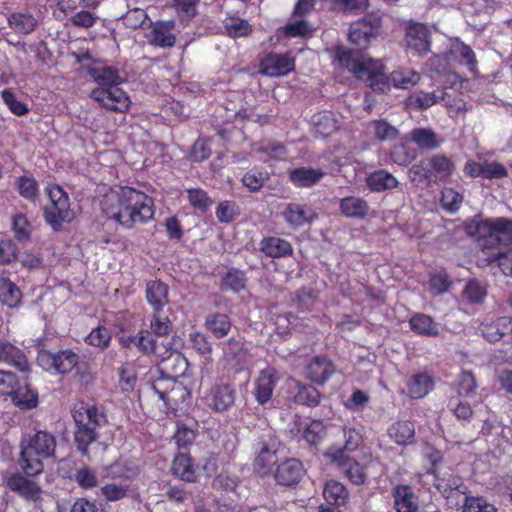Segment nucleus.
<instances>
[{
    "mask_svg": "<svg viewBox=\"0 0 512 512\" xmlns=\"http://www.w3.org/2000/svg\"><path fill=\"white\" fill-rule=\"evenodd\" d=\"M335 57L339 64L360 81L365 82L375 93H387L391 87L410 89L420 80V74L410 68H398L386 74V67L380 60L345 48H337Z\"/></svg>",
    "mask_w": 512,
    "mask_h": 512,
    "instance_id": "1",
    "label": "nucleus"
},
{
    "mask_svg": "<svg viewBox=\"0 0 512 512\" xmlns=\"http://www.w3.org/2000/svg\"><path fill=\"white\" fill-rule=\"evenodd\" d=\"M101 212L125 229L146 224L154 218V199L130 186L112 188L100 200Z\"/></svg>",
    "mask_w": 512,
    "mask_h": 512,
    "instance_id": "2",
    "label": "nucleus"
},
{
    "mask_svg": "<svg viewBox=\"0 0 512 512\" xmlns=\"http://www.w3.org/2000/svg\"><path fill=\"white\" fill-rule=\"evenodd\" d=\"M72 417L75 423L74 442L82 456H89V445L99 438L98 429L107 424L102 409L80 402L74 405Z\"/></svg>",
    "mask_w": 512,
    "mask_h": 512,
    "instance_id": "3",
    "label": "nucleus"
},
{
    "mask_svg": "<svg viewBox=\"0 0 512 512\" xmlns=\"http://www.w3.org/2000/svg\"><path fill=\"white\" fill-rule=\"evenodd\" d=\"M93 77L99 87L91 91L90 97L108 110L126 112L131 101L126 92L118 87L120 80L118 71L112 67H104L95 70Z\"/></svg>",
    "mask_w": 512,
    "mask_h": 512,
    "instance_id": "4",
    "label": "nucleus"
},
{
    "mask_svg": "<svg viewBox=\"0 0 512 512\" xmlns=\"http://www.w3.org/2000/svg\"><path fill=\"white\" fill-rule=\"evenodd\" d=\"M37 363L47 372L62 375L68 374L75 369L78 380L85 386L92 384L94 380L88 363L71 349L58 352L40 350L37 355Z\"/></svg>",
    "mask_w": 512,
    "mask_h": 512,
    "instance_id": "5",
    "label": "nucleus"
},
{
    "mask_svg": "<svg viewBox=\"0 0 512 512\" xmlns=\"http://www.w3.org/2000/svg\"><path fill=\"white\" fill-rule=\"evenodd\" d=\"M56 439L53 434L39 430L34 435L21 441L19 465L28 476H35L43 471L41 458L54 455Z\"/></svg>",
    "mask_w": 512,
    "mask_h": 512,
    "instance_id": "6",
    "label": "nucleus"
},
{
    "mask_svg": "<svg viewBox=\"0 0 512 512\" xmlns=\"http://www.w3.org/2000/svg\"><path fill=\"white\" fill-rule=\"evenodd\" d=\"M500 221L501 217L484 218L478 213L463 222V231L482 250L494 249L502 243Z\"/></svg>",
    "mask_w": 512,
    "mask_h": 512,
    "instance_id": "7",
    "label": "nucleus"
},
{
    "mask_svg": "<svg viewBox=\"0 0 512 512\" xmlns=\"http://www.w3.org/2000/svg\"><path fill=\"white\" fill-rule=\"evenodd\" d=\"M48 203L44 207V219L54 231H60L63 223H70L75 217L68 193L58 184L45 188Z\"/></svg>",
    "mask_w": 512,
    "mask_h": 512,
    "instance_id": "8",
    "label": "nucleus"
},
{
    "mask_svg": "<svg viewBox=\"0 0 512 512\" xmlns=\"http://www.w3.org/2000/svg\"><path fill=\"white\" fill-rule=\"evenodd\" d=\"M279 441L272 431L262 432L252 445L254 460L253 470L260 477L264 478L271 474L272 466L277 461Z\"/></svg>",
    "mask_w": 512,
    "mask_h": 512,
    "instance_id": "9",
    "label": "nucleus"
},
{
    "mask_svg": "<svg viewBox=\"0 0 512 512\" xmlns=\"http://www.w3.org/2000/svg\"><path fill=\"white\" fill-rule=\"evenodd\" d=\"M382 17L376 13H366L353 21L348 29V40L360 49H367L380 36Z\"/></svg>",
    "mask_w": 512,
    "mask_h": 512,
    "instance_id": "10",
    "label": "nucleus"
},
{
    "mask_svg": "<svg viewBox=\"0 0 512 512\" xmlns=\"http://www.w3.org/2000/svg\"><path fill=\"white\" fill-rule=\"evenodd\" d=\"M259 73L267 77H282L295 69V58L290 52H269L259 61Z\"/></svg>",
    "mask_w": 512,
    "mask_h": 512,
    "instance_id": "11",
    "label": "nucleus"
},
{
    "mask_svg": "<svg viewBox=\"0 0 512 512\" xmlns=\"http://www.w3.org/2000/svg\"><path fill=\"white\" fill-rule=\"evenodd\" d=\"M236 389L232 384L216 382L206 396L207 406L216 413H223L234 406Z\"/></svg>",
    "mask_w": 512,
    "mask_h": 512,
    "instance_id": "12",
    "label": "nucleus"
},
{
    "mask_svg": "<svg viewBox=\"0 0 512 512\" xmlns=\"http://www.w3.org/2000/svg\"><path fill=\"white\" fill-rule=\"evenodd\" d=\"M326 456L345 473L353 484L361 485L365 482L367 476L364 467L349 455H343V452L338 449H328Z\"/></svg>",
    "mask_w": 512,
    "mask_h": 512,
    "instance_id": "13",
    "label": "nucleus"
},
{
    "mask_svg": "<svg viewBox=\"0 0 512 512\" xmlns=\"http://www.w3.org/2000/svg\"><path fill=\"white\" fill-rule=\"evenodd\" d=\"M281 217L290 228L299 229L304 225L313 223L318 215L314 208L308 204L290 202L284 206Z\"/></svg>",
    "mask_w": 512,
    "mask_h": 512,
    "instance_id": "14",
    "label": "nucleus"
},
{
    "mask_svg": "<svg viewBox=\"0 0 512 512\" xmlns=\"http://www.w3.org/2000/svg\"><path fill=\"white\" fill-rule=\"evenodd\" d=\"M164 353L159 356L160 362L158 365V371L160 374L171 375L172 377L178 378L185 374L188 369V361L178 351H169L171 349V342L164 340L161 342Z\"/></svg>",
    "mask_w": 512,
    "mask_h": 512,
    "instance_id": "15",
    "label": "nucleus"
},
{
    "mask_svg": "<svg viewBox=\"0 0 512 512\" xmlns=\"http://www.w3.org/2000/svg\"><path fill=\"white\" fill-rule=\"evenodd\" d=\"M405 41L408 48L419 55L430 51V31L422 23L411 22L406 27Z\"/></svg>",
    "mask_w": 512,
    "mask_h": 512,
    "instance_id": "16",
    "label": "nucleus"
},
{
    "mask_svg": "<svg viewBox=\"0 0 512 512\" xmlns=\"http://www.w3.org/2000/svg\"><path fill=\"white\" fill-rule=\"evenodd\" d=\"M341 127L340 120L334 112L323 110L311 117V131L315 138L326 139Z\"/></svg>",
    "mask_w": 512,
    "mask_h": 512,
    "instance_id": "17",
    "label": "nucleus"
},
{
    "mask_svg": "<svg viewBox=\"0 0 512 512\" xmlns=\"http://www.w3.org/2000/svg\"><path fill=\"white\" fill-rule=\"evenodd\" d=\"M429 171L433 177V183L449 182L456 171V164L451 156L444 153H436L427 157Z\"/></svg>",
    "mask_w": 512,
    "mask_h": 512,
    "instance_id": "18",
    "label": "nucleus"
},
{
    "mask_svg": "<svg viewBox=\"0 0 512 512\" xmlns=\"http://www.w3.org/2000/svg\"><path fill=\"white\" fill-rule=\"evenodd\" d=\"M273 475L277 484L293 486L296 485L304 475V467L299 460L289 458L277 465Z\"/></svg>",
    "mask_w": 512,
    "mask_h": 512,
    "instance_id": "19",
    "label": "nucleus"
},
{
    "mask_svg": "<svg viewBox=\"0 0 512 512\" xmlns=\"http://www.w3.org/2000/svg\"><path fill=\"white\" fill-rule=\"evenodd\" d=\"M277 381L278 376L275 369L269 367L260 371L255 381L254 391L256 401L259 404L264 405L271 399Z\"/></svg>",
    "mask_w": 512,
    "mask_h": 512,
    "instance_id": "20",
    "label": "nucleus"
},
{
    "mask_svg": "<svg viewBox=\"0 0 512 512\" xmlns=\"http://www.w3.org/2000/svg\"><path fill=\"white\" fill-rule=\"evenodd\" d=\"M325 172L320 168L298 167L288 171L289 181L298 188H311L324 178Z\"/></svg>",
    "mask_w": 512,
    "mask_h": 512,
    "instance_id": "21",
    "label": "nucleus"
},
{
    "mask_svg": "<svg viewBox=\"0 0 512 512\" xmlns=\"http://www.w3.org/2000/svg\"><path fill=\"white\" fill-rule=\"evenodd\" d=\"M365 135L378 142L394 141L399 130L385 119H375L365 124Z\"/></svg>",
    "mask_w": 512,
    "mask_h": 512,
    "instance_id": "22",
    "label": "nucleus"
},
{
    "mask_svg": "<svg viewBox=\"0 0 512 512\" xmlns=\"http://www.w3.org/2000/svg\"><path fill=\"white\" fill-rule=\"evenodd\" d=\"M335 373L333 362L322 356H315L306 368V377L316 384H324Z\"/></svg>",
    "mask_w": 512,
    "mask_h": 512,
    "instance_id": "23",
    "label": "nucleus"
},
{
    "mask_svg": "<svg viewBox=\"0 0 512 512\" xmlns=\"http://www.w3.org/2000/svg\"><path fill=\"white\" fill-rule=\"evenodd\" d=\"M260 251L269 258H285L293 255L292 244L280 237L268 236L259 243Z\"/></svg>",
    "mask_w": 512,
    "mask_h": 512,
    "instance_id": "24",
    "label": "nucleus"
},
{
    "mask_svg": "<svg viewBox=\"0 0 512 512\" xmlns=\"http://www.w3.org/2000/svg\"><path fill=\"white\" fill-rule=\"evenodd\" d=\"M434 472L436 473L435 486L447 499L454 496L466 495V486L462 478L451 472H445L442 475H440L436 469Z\"/></svg>",
    "mask_w": 512,
    "mask_h": 512,
    "instance_id": "25",
    "label": "nucleus"
},
{
    "mask_svg": "<svg viewBox=\"0 0 512 512\" xmlns=\"http://www.w3.org/2000/svg\"><path fill=\"white\" fill-rule=\"evenodd\" d=\"M8 487L17 492L21 497L26 500L37 501L40 499L42 490L32 480L26 479L20 474H13L7 480Z\"/></svg>",
    "mask_w": 512,
    "mask_h": 512,
    "instance_id": "26",
    "label": "nucleus"
},
{
    "mask_svg": "<svg viewBox=\"0 0 512 512\" xmlns=\"http://www.w3.org/2000/svg\"><path fill=\"white\" fill-rule=\"evenodd\" d=\"M0 362L12 365L21 372L30 371V364L24 352L9 342H0Z\"/></svg>",
    "mask_w": 512,
    "mask_h": 512,
    "instance_id": "27",
    "label": "nucleus"
},
{
    "mask_svg": "<svg viewBox=\"0 0 512 512\" xmlns=\"http://www.w3.org/2000/svg\"><path fill=\"white\" fill-rule=\"evenodd\" d=\"M10 396L13 403L22 410L33 409L38 404V393L26 380L19 381Z\"/></svg>",
    "mask_w": 512,
    "mask_h": 512,
    "instance_id": "28",
    "label": "nucleus"
},
{
    "mask_svg": "<svg viewBox=\"0 0 512 512\" xmlns=\"http://www.w3.org/2000/svg\"><path fill=\"white\" fill-rule=\"evenodd\" d=\"M369 209L368 202L361 197L347 196L339 201V210L347 218L364 219Z\"/></svg>",
    "mask_w": 512,
    "mask_h": 512,
    "instance_id": "29",
    "label": "nucleus"
},
{
    "mask_svg": "<svg viewBox=\"0 0 512 512\" xmlns=\"http://www.w3.org/2000/svg\"><path fill=\"white\" fill-rule=\"evenodd\" d=\"M173 24L158 21L150 31L149 43L155 47L170 48L176 43V36L172 33Z\"/></svg>",
    "mask_w": 512,
    "mask_h": 512,
    "instance_id": "30",
    "label": "nucleus"
},
{
    "mask_svg": "<svg viewBox=\"0 0 512 512\" xmlns=\"http://www.w3.org/2000/svg\"><path fill=\"white\" fill-rule=\"evenodd\" d=\"M246 273L237 268H229L221 277L220 289L224 292L240 293L247 287Z\"/></svg>",
    "mask_w": 512,
    "mask_h": 512,
    "instance_id": "31",
    "label": "nucleus"
},
{
    "mask_svg": "<svg viewBox=\"0 0 512 512\" xmlns=\"http://www.w3.org/2000/svg\"><path fill=\"white\" fill-rule=\"evenodd\" d=\"M366 184L372 192H383L398 187L399 181L387 170L380 169L367 176Z\"/></svg>",
    "mask_w": 512,
    "mask_h": 512,
    "instance_id": "32",
    "label": "nucleus"
},
{
    "mask_svg": "<svg viewBox=\"0 0 512 512\" xmlns=\"http://www.w3.org/2000/svg\"><path fill=\"white\" fill-rule=\"evenodd\" d=\"M394 505L397 512H416L417 497L409 486L399 485L393 490Z\"/></svg>",
    "mask_w": 512,
    "mask_h": 512,
    "instance_id": "33",
    "label": "nucleus"
},
{
    "mask_svg": "<svg viewBox=\"0 0 512 512\" xmlns=\"http://www.w3.org/2000/svg\"><path fill=\"white\" fill-rule=\"evenodd\" d=\"M171 470L182 481L188 483L196 481L197 476L193 460L185 453H179L174 457Z\"/></svg>",
    "mask_w": 512,
    "mask_h": 512,
    "instance_id": "34",
    "label": "nucleus"
},
{
    "mask_svg": "<svg viewBox=\"0 0 512 512\" xmlns=\"http://www.w3.org/2000/svg\"><path fill=\"white\" fill-rule=\"evenodd\" d=\"M146 299L155 312L168 303V286L161 281H150L146 285Z\"/></svg>",
    "mask_w": 512,
    "mask_h": 512,
    "instance_id": "35",
    "label": "nucleus"
},
{
    "mask_svg": "<svg viewBox=\"0 0 512 512\" xmlns=\"http://www.w3.org/2000/svg\"><path fill=\"white\" fill-rule=\"evenodd\" d=\"M434 386V381L427 373H417L407 381L408 394L413 399H420L426 396Z\"/></svg>",
    "mask_w": 512,
    "mask_h": 512,
    "instance_id": "36",
    "label": "nucleus"
},
{
    "mask_svg": "<svg viewBox=\"0 0 512 512\" xmlns=\"http://www.w3.org/2000/svg\"><path fill=\"white\" fill-rule=\"evenodd\" d=\"M389 437L398 445H409L414 442L415 427L410 421H397L388 429Z\"/></svg>",
    "mask_w": 512,
    "mask_h": 512,
    "instance_id": "37",
    "label": "nucleus"
},
{
    "mask_svg": "<svg viewBox=\"0 0 512 512\" xmlns=\"http://www.w3.org/2000/svg\"><path fill=\"white\" fill-rule=\"evenodd\" d=\"M411 140L421 149L433 150L442 144L438 135L429 128H414L410 132Z\"/></svg>",
    "mask_w": 512,
    "mask_h": 512,
    "instance_id": "38",
    "label": "nucleus"
},
{
    "mask_svg": "<svg viewBox=\"0 0 512 512\" xmlns=\"http://www.w3.org/2000/svg\"><path fill=\"white\" fill-rule=\"evenodd\" d=\"M108 476L113 479H122L123 483L138 476L140 470L139 467L132 461L129 460H118L111 464L108 469Z\"/></svg>",
    "mask_w": 512,
    "mask_h": 512,
    "instance_id": "39",
    "label": "nucleus"
},
{
    "mask_svg": "<svg viewBox=\"0 0 512 512\" xmlns=\"http://www.w3.org/2000/svg\"><path fill=\"white\" fill-rule=\"evenodd\" d=\"M487 296V287L476 278L469 279L462 291L461 297L471 305L482 304Z\"/></svg>",
    "mask_w": 512,
    "mask_h": 512,
    "instance_id": "40",
    "label": "nucleus"
},
{
    "mask_svg": "<svg viewBox=\"0 0 512 512\" xmlns=\"http://www.w3.org/2000/svg\"><path fill=\"white\" fill-rule=\"evenodd\" d=\"M22 300L19 287L7 277H0V301L10 307H17Z\"/></svg>",
    "mask_w": 512,
    "mask_h": 512,
    "instance_id": "41",
    "label": "nucleus"
},
{
    "mask_svg": "<svg viewBox=\"0 0 512 512\" xmlns=\"http://www.w3.org/2000/svg\"><path fill=\"white\" fill-rule=\"evenodd\" d=\"M128 342V346L134 345L146 354L153 353L157 356L161 355V343H158V340L155 339L148 330H141L138 335L129 337Z\"/></svg>",
    "mask_w": 512,
    "mask_h": 512,
    "instance_id": "42",
    "label": "nucleus"
},
{
    "mask_svg": "<svg viewBox=\"0 0 512 512\" xmlns=\"http://www.w3.org/2000/svg\"><path fill=\"white\" fill-rule=\"evenodd\" d=\"M294 402L308 407H316L320 404L321 393L312 385L296 382Z\"/></svg>",
    "mask_w": 512,
    "mask_h": 512,
    "instance_id": "43",
    "label": "nucleus"
},
{
    "mask_svg": "<svg viewBox=\"0 0 512 512\" xmlns=\"http://www.w3.org/2000/svg\"><path fill=\"white\" fill-rule=\"evenodd\" d=\"M323 495L329 504L343 506L348 500V491L346 487L338 481H329L326 483Z\"/></svg>",
    "mask_w": 512,
    "mask_h": 512,
    "instance_id": "44",
    "label": "nucleus"
},
{
    "mask_svg": "<svg viewBox=\"0 0 512 512\" xmlns=\"http://www.w3.org/2000/svg\"><path fill=\"white\" fill-rule=\"evenodd\" d=\"M269 180V173L263 168L254 167L241 178V182L250 192H257Z\"/></svg>",
    "mask_w": 512,
    "mask_h": 512,
    "instance_id": "45",
    "label": "nucleus"
},
{
    "mask_svg": "<svg viewBox=\"0 0 512 512\" xmlns=\"http://www.w3.org/2000/svg\"><path fill=\"white\" fill-rule=\"evenodd\" d=\"M241 214V208L236 201L224 200L218 203L215 215L218 222L229 224L235 221Z\"/></svg>",
    "mask_w": 512,
    "mask_h": 512,
    "instance_id": "46",
    "label": "nucleus"
},
{
    "mask_svg": "<svg viewBox=\"0 0 512 512\" xmlns=\"http://www.w3.org/2000/svg\"><path fill=\"white\" fill-rule=\"evenodd\" d=\"M223 26L227 34L232 38L245 37L252 33V25L239 17L228 16L223 21Z\"/></svg>",
    "mask_w": 512,
    "mask_h": 512,
    "instance_id": "47",
    "label": "nucleus"
},
{
    "mask_svg": "<svg viewBox=\"0 0 512 512\" xmlns=\"http://www.w3.org/2000/svg\"><path fill=\"white\" fill-rule=\"evenodd\" d=\"M452 283L449 274L444 269L432 272L429 275V291L433 296H439L448 292Z\"/></svg>",
    "mask_w": 512,
    "mask_h": 512,
    "instance_id": "48",
    "label": "nucleus"
},
{
    "mask_svg": "<svg viewBox=\"0 0 512 512\" xmlns=\"http://www.w3.org/2000/svg\"><path fill=\"white\" fill-rule=\"evenodd\" d=\"M8 24L17 33L29 34L36 28L37 20L31 14L12 13L8 17Z\"/></svg>",
    "mask_w": 512,
    "mask_h": 512,
    "instance_id": "49",
    "label": "nucleus"
},
{
    "mask_svg": "<svg viewBox=\"0 0 512 512\" xmlns=\"http://www.w3.org/2000/svg\"><path fill=\"white\" fill-rule=\"evenodd\" d=\"M186 194L191 207L199 212H207L213 204L212 198L201 188L186 189Z\"/></svg>",
    "mask_w": 512,
    "mask_h": 512,
    "instance_id": "50",
    "label": "nucleus"
},
{
    "mask_svg": "<svg viewBox=\"0 0 512 512\" xmlns=\"http://www.w3.org/2000/svg\"><path fill=\"white\" fill-rule=\"evenodd\" d=\"M16 187L19 195L31 202H35L39 195V185L32 176L22 175L16 179Z\"/></svg>",
    "mask_w": 512,
    "mask_h": 512,
    "instance_id": "51",
    "label": "nucleus"
},
{
    "mask_svg": "<svg viewBox=\"0 0 512 512\" xmlns=\"http://www.w3.org/2000/svg\"><path fill=\"white\" fill-rule=\"evenodd\" d=\"M462 512H497L496 507L482 496H464Z\"/></svg>",
    "mask_w": 512,
    "mask_h": 512,
    "instance_id": "52",
    "label": "nucleus"
},
{
    "mask_svg": "<svg viewBox=\"0 0 512 512\" xmlns=\"http://www.w3.org/2000/svg\"><path fill=\"white\" fill-rule=\"evenodd\" d=\"M389 157L397 165L408 166L415 159L416 152L404 144H397L391 147Z\"/></svg>",
    "mask_w": 512,
    "mask_h": 512,
    "instance_id": "53",
    "label": "nucleus"
},
{
    "mask_svg": "<svg viewBox=\"0 0 512 512\" xmlns=\"http://www.w3.org/2000/svg\"><path fill=\"white\" fill-rule=\"evenodd\" d=\"M463 196L454 188L444 187L441 191L440 203L442 208L450 213L456 212L461 207Z\"/></svg>",
    "mask_w": 512,
    "mask_h": 512,
    "instance_id": "54",
    "label": "nucleus"
},
{
    "mask_svg": "<svg viewBox=\"0 0 512 512\" xmlns=\"http://www.w3.org/2000/svg\"><path fill=\"white\" fill-rule=\"evenodd\" d=\"M457 392L462 397H473L476 394L477 382L471 371H463L457 379Z\"/></svg>",
    "mask_w": 512,
    "mask_h": 512,
    "instance_id": "55",
    "label": "nucleus"
},
{
    "mask_svg": "<svg viewBox=\"0 0 512 512\" xmlns=\"http://www.w3.org/2000/svg\"><path fill=\"white\" fill-rule=\"evenodd\" d=\"M119 387L124 392L134 389L137 382V374L133 365L126 363L119 368Z\"/></svg>",
    "mask_w": 512,
    "mask_h": 512,
    "instance_id": "56",
    "label": "nucleus"
},
{
    "mask_svg": "<svg viewBox=\"0 0 512 512\" xmlns=\"http://www.w3.org/2000/svg\"><path fill=\"white\" fill-rule=\"evenodd\" d=\"M200 0H171V7L181 18L191 20L197 15Z\"/></svg>",
    "mask_w": 512,
    "mask_h": 512,
    "instance_id": "57",
    "label": "nucleus"
},
{
    "mask_svg": "<svg viewBox=\"0 0 512 512\" xmlns=\"http://www.w3.org/2000/svg\"><path fill=\"white\" fill-rule=\"evenodd\" d=\"M12 229L15 238L20 242H25L30 239L31 236V224L28 221L26 215L17 214L13 217Z\"/></svg>",
    "mask_w": 512,
    "mask_h": 512,
    "instance_id": "58",
    "label": "nucleus"
},
{
    "mask_svg": "<svg viewBox=\"0 0 512 512\" xmlns=\"http://www.w3.org/2000/svg\"><path fill=\"white\" fill-rule=\"evenodd\" d=\"M0 94L3 102L14 115L23 116L29 112L28 106L24 102L19 101L10 89H4Z\"/></svg>",
    "mask_w": 512,
    "mask_h": 512,
    "instance_id": "59",
    "label": "nucleus"
},
{
    "mask_svg": "<svg viewBox=\"0 0 512 512\" xmlns=\"http://www.w3.org/2000/svg\"><path fill=\"white\" fill-rule=\"evenodd\" d=\"M410 178L414 182H418L420 184L429 185L433 183V177L431 172L429 171V165L427 158L425 161L414 164L409 169Z\"/></svg>",
    "mask_w": 512,
    "mask_h": 512,
    "instance_id": "60",
    "label": "nucleus"
},
{
    "mask_svg": "<svg viewBox=\"0 0 512 512\" xmlns=\"http://www.w3.org/2000/svg\"><path fill=\"white\" fill-rule=\"evenodd\" d=\"M313 29L306 20H296L286 24L283 34L287 38L310 36Z\"/></svg>",
    "mask_w": 512,
    "mask_h": 512,
    "instance_id": "61",
    "label": "nucleus"
},
{
    "mask_svg": "<svg viewBox=\"0 0 512 512\" xmlns=\"http://www.w3.org/2000/svg\"><path fill=\"white\" fill-rule=\"evenodd\" d=\"M129 487L128 483H108L101 488V493L108 501H118L127 496Z\"/></svg>",
    "mask_w": 512,
    "mask_h": 512,
    "instance_id": "62",
    "label": "nucleus"
},
{
    "mask_svg": "<svg viewBox=\"0 0 512 512\" xmlns=\"http://www.w3.org/2000/svg\"><path fill=\"white\" fill-rule=\"evenodd\" d=\"M177 378L171 375L161 374L151 384L152 390L164 401L166 394L171 390L177 383Z\"/></svg>",
    "mask_w": 512,
    "mask_h": 512,
    "instance_id": "63",
    "label": "nucleus"
},
{
    "mask_svg": "<svg viewBox=\"0 0 512 512\" xmlns=\"http://www.w3.org/2000/svg\"><path fill=\"white\" fill-rule=\"evenodd\" d=\"M325 436V427L319 420L312 421L304 432L303 438L310 445H318Z\"/></svg>",
    "mask_w": 512,
    "mask_h": 512,
    "instance_id": "64",
    "label": "nucleus"
}]
</instances>
